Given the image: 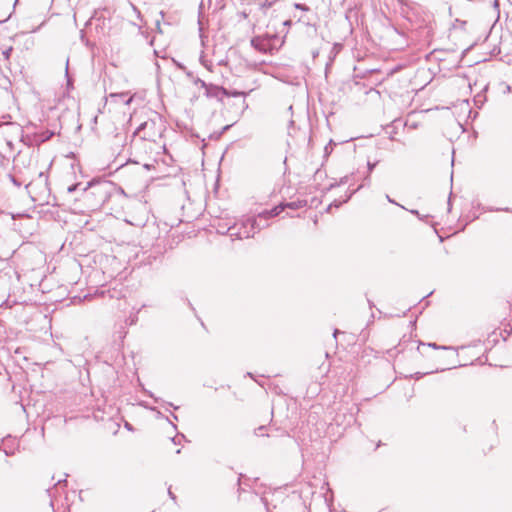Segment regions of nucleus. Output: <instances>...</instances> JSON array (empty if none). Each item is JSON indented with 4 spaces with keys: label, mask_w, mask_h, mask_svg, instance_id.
Masks as SVG:
<instances>
[{
    "label": "nucleus",
    "mask_w": 512,
    "mask_h": 512,
    "mask_svg": "<svg viewBox=\"0 0 512 512\" xmlns=\"http://www.w3.org/2000/svg\"><path fill=\"white\" fill-rule=\"evenodd\" d=\"M80 190V197L75 198V202L81 203L79 209L81 212H91L99 210L112 196L113 184L108 180L93 179L85 187L81 183L72 184L67 188L68 193H74Z\"/></svg>",
    "instance_id": "1"
},
{
    "label": "nucleus",
    "mask_w": 512,
    "mask_h": 512,
    "mask_svg": "<svg viewBox=\"0 0 512 512\" xmlns=\"http://www.w3.org/2000/svg\"><path fill=\"white\" fill-rule=\"evenodd\" d=\"M26 188H32L35 191L36 196L33 197V200L50 204L51 189L45 173L40 172L38 178L27 184Z\"/></svg>",
    "instance_id": "2"
},
{
    "label": "nucleus",
    "mask_w": 512,
    "mask_h": 512,
    "mask_svg": "<svg viewBox=\"0 0 512 512\" xmlns=\"http://www.w3.org/2000/svg\"><path fill=\"white\" fill-rule=\"evenodd\" d=\"M196 83H200L201 87L205 89V95L208 98H216L222 101L224 94H227V89L222 86L206 83L201 79H198Z\"/></svg>",
    "instance_id": "3"
},
{
    "label": "nucleus",
    "mask_w": 512,
    "mask_h": 512,
    "mask_svg": "<svg viewBox=\"0 0 512 512\" xmlns=\"http://www.w3.org/2000/svg\"><path fill=\"white\" fill-rule=\"evenodd\" d=\"M154 127V121H145L138 126L134 132V135H139L143 140H153L156 133L154 131L151 132V130H153Z\"/></svg>",
    "instance_id": "4"
},
{
    "label": "nucleus",
    "mask_w": 512,
    "mask_h": 512,
    "mask_svg": "<svg viewBox=\"0 0 512 512\" xmlns=\"http://www.w3.org/2000/svg\"><path fill=\"white\" fill-rule=\"evenodd\" d=\"M261 220H264V217H260V213L257 216L246 218V223L249 225V230L246 231L251 233V237H253L255 233L268 227L269 224H261Z\"/></svg>",
    "instance_id": "5"
},
{
    "label": "nucleus",
    "mask_w": 512,
    "mask_h": 512,
    "mask_svg": "<svg viewBox=\"0 0 512 512\" xmlns=\"http://www.w3.org/2000/svg\"><path fill=\"white\" fill-rule=\"evenodd\" d=\"M251 46L262 53L271 52L270 39L262 36H255L251 39Z\"/></svg>",
    "instance_id": "6"
},
{
    "label": "nucleus",
    "mask_w": 512,
    "mask_h": 512,
    "mask_svg": "<svg viewBox=\"0 0 512 512\" xmlns=\"http://www.w3.org/2000/svg\"><path fill=\"white\" fill-rule=\"evenodd\" d=\"M227 233L235 239H243V238H251V233L245 231H241L238 229V224H235L228 228Z\"/></svg>",
    "instance_id": "7"
},
{
    "label": "nucleus",
    "mask_w": 512,
    "mask_h": 512,
    "mask_svg": "<svg viewBox=\"0 0 512 512\" xmlns=\"http://www.w3.org/2000/svg\"><path fill=\"white\" fill-rule=\"evenodd\" d=\"M246 95H247L246 92L237 91V90H227V94H224V97H242V99L240 100V108H241V111H244L248 108V104L245 101Z\"/></svg>",
    "instance_id": "8"
},
{
    "label": "nucleus",
    "mask_w": 512,
    "mask_h": 512,
    "mask_svg": "<svg viewBox=\"0 0 512 512\" xmlns=\"http://www.w3.org/2000/svg\"><path fill=\"white\" fill-rule=\"evenodd\" d=\"M284 209V204H280L278 206H275L271 210H264L260 212V217H264V220L268 221L269 219L279 215Z\"/></svg>",
    "instance_id": "9"
},
{
    "label": "nucleus",
    "mask_w": 512,
    "mask_h": 512,
    "mask_svg": "<svg viewBox=\"0 0 512 512\" xmlns=\"http://www.w3.org/2000/svg\"><path fill=\"white\" fill-rule=\"evenodd\" d=\"M363 187V185H360L358 186L356 189H353L351 191H349L348 193H346L345 195V198L342 199V200H334L331 205L333 206V208H339L343 203H346L348 202L351 197L353 196V194H355L358 190H360L361 188Z\"/></svg>",
    "instance_id": "10"
},
{
    "label": "nucleus",
    "mask_w": 512,
    "mask_h": 512,
    "mask_svg": "<svg viewBox=\"0 0 512 512\" xmlns=\"http://www.w3.org/2000/svg\"><path fill=\"white\" fill-rule=\"evenodd\" d=\"M53 136H54L53 131L46 130V131L37 133L35 135V141L37 142V144H42V143L50 140Z\"/></svg>",
    "instance_id": "11"
},
{
    "label": "nucleus",
    "mask_w": 512,
    "mask_h": 512,
    "mask_svg": "<svg viewBox=\"0 0 512 512\" xmlns=\"http://www.w3.org/2000/svg\"><path fill=\"white\" fill-rule=\"evenodd\" d=\"M307 205V201L306 200H296V201H291V202H286L284 203V208H289V209H292V210H298L300 208H303Z\"/></svg>",
    "instance_id": "12"
},
{
    "label": "nucleus",
    "mask_w": 512,
    "mask_h": 512,
    "mask_svg": "<svg viewBox=\"0 0 512 512\" xmlns=\"http://www.w3.org/2000/svg\"><path fill=\"white\" fill-rule=\"evenodd\" d=\"M378 164V162H370L368 161L367 162V175L364 177V184H362L363 186L365 185H369L370 183V175L372 173V171L374 170V168L376 167V165Z\"/></svg>",
    "instance_id": "13"
},
{
    "label": "nucleus",
    "mask_w": 512,
    "mask_h": 512,
    "mask_svg": "<svg viewBox=\"0 0 512 512\" xmlns=\"http://www.w3.org/2000/svg\"><path fill=\"white\" fill-rule=\"evenodd\" d=\"M411 214L415 215L418 217L419 220L429 224V221L428 219L430 218L429 215H421L420 212L416 209H411V210H408Z\"/></svg>",
    "instance_id": "14"
},
{
    "label": "nucleus",
    "mask_w": 512,
    "mask_h": 512,
    "mask_svg": "<svg viewBox=\"0 0 512 512\" xmlns=\"http://www.w3.org/2000/svg\"><path fill=\"white\" fill-rule=\"evenodd\" d=\"M12 51H13V47L12 46H10V47H8V48H6L5 50L2 51V56H3L5 61H8L10 59Z\"/></svg>",
    "instance_id": "15"
},
{
    "label": "nucleus",
    "mask_w": 512,
    "mask_h": 512,
    "mask_svg": "<svg viewBox=\"0 0 512 512\" xmlns=\"http://www.w3.org/2000/svg\"><path fill=\"white\" fill-rule=\"evenodd\" d=\"M333 145H334V142L332 140H330L328 145L325 146V148H324V156L325 157H328V155L332 152V150H333L332 146Z\"/></svg>",
    "instance_id": "16"
},
{
    "label": "nucleus",
    "mask_w": 512,
    "mask_h": 512,
    "mask_svg": "<svg viewBox=\"0 0 512 512\" xmlns=\"http://www.w3.org/2000/svg\"><path fill=\"white\" fill-rule=\"evenodd\" d=\"M9 179L16 187L22 186V181L19 180L15 175L9 174Z\"/></svg>",
    "instance_id": "17"
},
{
    "label": "nucleus",
    "mask_w": 512,
    "mask_h": 512,
    "mask_svg": "<svg viewBox=\"0 0 512 512\" xmlns=\"http://www.w3.org/2000/svg\"><path fill=\"white\" fill-rule=\"evenodd\" d=\"M428 346L433 349H443V350H453V347L450 346H439L436 343H428Z\"/></svg>",
    "instance_id": "18"
},
{
    "label": "nucleus",
    "mask_w": 512,
    "mask_h": 512,
    "mask_svg": "<svg viewBox=\"0 0 512 512\" xmlns=\"http://www.w3.org/2000/svg\"><path fill=\"white\" fill-rule=\"evenodd\" d=\"M294 7L298 10H301V11H304V12H307L310 10V7L307 6L306 4H302V3H295L294 4Z\"/></svg>",
    "instance_id": "19"
},
{
    "label": "nucleus",
    "mask_w": 512,
    "mask_h": 512,
    "mask_svg": "<svg viewBox=\"0 0 512 512\" xmlns=\"http://www.w3.org/2000/svg\"><path fill=\"white\" fill-rule=\"evenodd\" d=\"M137 320H138L137 314L130 315V316L126 319V324H128V325H134V324H136Z\"/></svg>",
    "instance_id": "20"
},
{
    "label": "nucleus",
    "mask_w": 512,
    "mask_h": 512,
    "mask_svg": "<svg viewBox=\"0 0 512 512\" xmlns=\"http://www.w3.org/2000/svg\"><path fill=\"white\" fill-rule=\"evenodd\" d=\"M182 439H185V435L184 434H177L176 436H174L171 440L172 442L175 444V445H179L181 443V440Z\"/></svg>",
    "instance_id": "21"
},
{
    "label": "nucleus",
    "mask_w": 512,
    "mask_h": 512,
    "mask_svg": "<svg viewBox=\"0 0 512 512\" xmlns=\"http://www.w3.org/2000/svg\"><path fill=\"white\" fill-rule=\"evenodd\" d=\"M238 229L241 231L249 230V225L246 223V218L238 223Z\"/></svg>",
    "instance_id": "22"
},
{
    "label": "nucleus",
    "mask_w": 512,
    "mask_h": 512,
    "mask_svg": "<svg viewBox=\"0 0 512 512\" xmlns=\"http://www.w3.org/2000/svg\"><path fill=\"white\" fill-rule=\"evenodd\" d=\"M272 6V2L265 0L263 3L260 4L261 10H266Z\"/></svg>",
    "instance_id": "23"
},
{
    "label": "nucleus",
    "mask_w": 512,
    "mask_h": 512,
    "mask_svg": "<svg viewBox=\"0 0 512 512\" xmlns=\"http://www.w3.org/2000/svg\"><path fill=\"white\" fill-rule=\"evenodd\" d=\"M386 199L388 202H390L391 204H394V205H397L399 207H401L402 209H405L407 210L404 206L400 205L399 203H397L393 198H391L388 194L386 195Z\"/></svg>",
    "instance_id": "24"
},
{
    "label": "nucleus",
    "mask_w": 512,
    "mask_h": 512,
    "mask_svg": "<svg viewBox=\"0 0 512 512\" xmlns=\"http://www.w3.org/2000/svg\"><path fill=\"white\" fill-rule=\"evenodd\" d=\"M493 7L497 13V18H499L500 9H499V0H494Z\"/></svg>",
    "instance_id": "25"
},
{
    "label": "nucleus",
    "mask_w": 512,
    "mask_h": 512,
    "mask_svg": "<svg viewBox=\"0 0 512 512\" xmlns=\"http://www.w3.org/2000/svg\"><path fill=\"white\" fill-rule=\"evenodd\" d=\"M348 182H349V176H344V177L340 178L339 185H344Z\"/></svg>",
    "instance_id": "26"
},
{
    "label": "nucleus",
    "mask_w": 512,
    "mask_h": 512,
    "mask_svg": "<svg viewBox=\"0 0 512 512\" xmlns=\"http://www.w3.org/2000/svg\"><path fill=\"white\" fill-rule=\"evenodd\" d=\"M149 397L153 398L156 403L164 402L161 398L155 397L151 392L147 393Z\"/></svg>",
    "instance_id": "27"
},
{
    "label": "nucleus",
    "mask_w": 512,
    "mask_h": 512,
    "mask_svg": "<svg viewBox=\"0 0 512 512\" xmlns=\"http://www.w3.org/2000/svg\"><path fill=\"white\" fill-rule=\"evenodd\" d=\"M168 495H169L170 499H172L173 501H176L177 497H176V495L172 492L171 487H169V488H168Z\"/></svg>",
    "instance_id": "28"
},
{
    "label": "nucleus",
    "mask_w": 512,
    "mask_h": 512,
    "mask_svg": "<svg viewBox=\"0 0 512 512\" xmlns=\"http://www.w3.org/2000/svg\"><path fill=\"white\" fill-rule=\"evenodd\" d=\"M337 186H340V185H339V182L331 183V184L329 185V187H328V190H331V189H333V188H335V187H337Z\"/></svg>",
    "instance_id": "29"
},
{
    "label": "nucleus",
    "mask_w": 512,
    "mask_h": 512,
    "mask_svg": "<svg viewBox=\"0 0 512 512\" xmlns=\"http://www.w3.org/2000/svg\"><path fill=\"white\" fill-rule=\"evenodd\" d=\"M152 410L157 412L158 418H164L163 414L160 411H158L156 408H152Z\"/></svg>",
    "instance_id": "30"
},
{
    "label": "nucleus",
    "mask_w": 512,
    "mask_h": 512,
    "mask_svg": "<svg viewBox=\"0 0 512 512\" xmlns=\"http://www.w3.org/2000/svg\"><path fill=\"white\" fill-rule=\"evenodd\" d=\"M166 404L170 407H173L174 410H178L179 409V406H175L173 403L171 402H166Z\"/></svg>",
    "instance_id": "31"
},
{
    "label": "nucleus",
    "mask_w": 512,
    "mask_h": 512,
    "mask_svg": "<svg viewBox=\"0 0 512 512\" xmlns=\"http://www.w3.org/2000/svg\"><path fill=\"white\" fill-rule=\"evenodd\" d=\"M125 428L128 429V430H132L133 429L132 425L130 423H128V422L125 424Z\"/></svg>",
    "instance_id": "32"
},
{
    "label": "nucleus",
    "mask_w": 512,
    "mask_h": 512,
    "mask_svg": "<svg viewBox=\"0 0 512 512\" xmlns=\"http://www.w3.org/2000/svg\"><path fill=\"white\" fill-rule=\"evenodd\" d=\"M156 27H157V30L161 33L162 31L160 29V21L159 20L156 21Z\"/></svg>",
    "instance_id": "33"
},
{
    "label": "nucleus",
    "mask_w": 512,
    "mask_h": 512,
    "mask_svg": "<svg viewBox=\"0 0 512 512\" xmlns=\"http://www.w3.org/2000/svg\"><path fill=\"white\" fill-rule=\"evenodd\" d=\"M339 333H340V331L338 329L334 330L333 336H334L335 339L337 337V334H339Z\"/></svg>",
    "instance_id": "34"
},
{
    "label": "nucleus",
    "mask_w": 512,
    "mask_h": 512,
    "mask_svg": "<svg viewBox=\"0 0 512 512\" xmlns=\"http://www.w3.org/2000/svg\"><path fill=\"white\" fill-rule=\"evenodd\" d=\"M415 375H416V379H420L424 374L418 372Z\"/></svg>",
    "instance_id": "35"
},
{
    "label": "nucleus",
    "mask_w": 512,
    "mask_h": 512,
    "mask_svg": "<svg viewBox=\"0 0 512 512\" xmlns=\"http://www.w3.org/2000/svg\"><path fill=\"white\" fill-rule=\"evenodd\" d=\"M66 482H67V480H66V479H59V480H58V482H57V484L66 483Z\"/></svg>",
    "instance_id": "36"
},
{
    "label": "nucleus",
    "mask_w": 512,
    "mask_h": 512,
    "mask_svg": "<svg viewBox=\"0 0 512 512\" xmlns=\"http://www.w3.org/2000/svg\"><path fill=\"white\" fill-rule=\"evenodd\" d=\"M496 211H506V212H509L510 209L509 208H504V209H496Z\"/></svg>",
    "instance_id": "37"
},
{
    "label": "nucleus",
    "mask_w": 512,
    "mask_h": 512,
    "mask_svg": "<svg viewBox=\"0 0 512 512\" xmlns=\"http://www.w3.org/2000/svg\"><path fill=\"white\" fill-rule=\"evenodd\" d=\"M171 415H172V419H174V420H176V421L178 420V416H177L176 414L171 413Z\"/></svg>",
    "instance_id": "38"
},
{
    "label": "nucleus",
    "mask_w": 512,
    "mask_h": 512,
    "mask_svg": "<svg viewBox=\"0 0 512 512\" xmlns=\"http://www.w3.org/2000/svg\"><path fill=\"white\" fill-rule=\"evenodd\" d=\"M284 25H287V26L291 25V20H286V21L284 22Z\"/></svg>",
    "instance_id": "39"
},
{
    "label": "nucleus",
    "mask_w": 512,
    "mask_h": 512,
    "mask_svg": "<svg viewBox=\"0 0 512 512\" xmlns=\"http://www.w3.org/2000/svg\"><path fill=\"white\" fill-rule=\"evenodd\" d=\"M132 100H133V98H132V97H130L128 100H126V102H125V103H126V104H130V103L132 102Z\"/></svg>",
    "instance_id": "40"
},
{
    "label": "nucleus",
    "mask_w": 512,
    "mask_h": 512,
    "mask_svg": "<svg viewBox=\"0 0 512 512\" xmlns=\"http://www.w3.org/2000/svg\"><path fill=\"white\" fill-rule=\"evenodd\" d=\"M332 208H333V206L330 204V205L327 207L326 211H327V212H330Z\"/></svg>",
    "instance_id": "41"
},
{
    "label": "nucleus",
    "mask_w": 512,
    "mask_h": 512,
    "mask_svg": "<svg viewBox=\"0 0 512 512\" xmlns=\"http://www.w3.org/2000/svg\"><path fill=\"white\" fill-rule=\"evenodd\" d=\"M242 476H243V475H242V474H240V477L238 478V481H237V484H238L239 486H240V484H241V477H242Z\"/></svg>",
    "instance_id": "42"
},
{
    "label": "nucleus",
    "mask_w": 512,
    "mask_h": 512,
    "mask_svg": "<svg viewBox=\"0 0 512 512\" xmlns=\"http://www.w3.org/2000/svg\"><path fill=\"white\" fill-rule=\"evenodd\" d=\"M68 65H69V62L67 61L66 62V75L68 76Z\"/></svg>",
    "instance_id": "43"
},
{
    "label": "nucleus",
    "mask_w": 512,
    "mask_h": 512,
    "mask_svg": "<svg viewBox=\"0 0 512 512\" xmlns=\"http://www.w3.org/2000/svg\"><path fill=\"white\" fill-rule=\"evenodd\" d=\"M264 429H265V427H264V426H260L257 430H258L259 432H261V431H263Z\"/></svg>",
    "instance_id": "44"
},
{
    "label": "nucleus",
    "mask_w": 512,
    "mask_h": 512,
    "mask_svg": "<svg viewBox=\"0 0 512 512\" xmlns=\"http://www.w3.org/2000/svg\"><path fill=\"white\" fill-rule=\"evenodd\" d=\"M448 209L449 210L451 209V202H450V200L448 201Z\"/></svg>",
    "instance_id": "45"
},
{
    "label": "nucleus",
    "mask_w": 512,
    "mask_h": 512,
    "mask_svg": "<svg viewBox=\"0 0 512 512\" xmlns=\"http://www.w3.org/2000/svg\"><path fill=\"white\" fill-rule=\"evenodd\" d=\"M261 224H268V221L261 220Z\"/></svg>",
    "instance_id": "46"
},
{
    "label": "nucleus",
    "mask_w": 512,
    "mask_h": 512,
    "mask_svg": "<svg viewBox=\"0 0 512 512\" xmlns=\"http://www.w3.org/2000/svg\"><path fill=\"white\" fill-rule=\"evenodd\" d=\"M166 421H168L169 424H172V421L169 420V418L165 417Z\"/></svg>",
    "instance_id": "47"
},
{
    "label": "nucleus",
    "mask_w": 512,
    "mask_h": 512,
    "mask_svg": "<svg viewBox=\"0 0 512 512\" xmlns=\"http://www.w3.org/2000/svg\"><path fill=\"white\" fill-rule=\"evenodd\" d=\"M166 421H168L169 424H172V421L169 420V418L165 417Z\"/></svg>",
    "instance_id": "48"
},
{
    "label": "nucleus",
    "mask_w": 512,
    "mask_h": 512,
    "mask_svg": "<svg viewBox=\"0 0 512 512\" xmlns=\"http://www.w3.org/2000/svg\"><path fill=\"white\" fill-rule=\"evenodd\" d=\"M166 421H168L169 424H172V421L169 420V418L165 417Z\"/></svg>",
    "instance_id": "49"
},
{
    "label": "nucleus",
    "mask_w": 512,
    "mask_h": 512,
    "mask_svg": "<svg viewBox=\"0 0 512 512\" xmlns=\"http://www.w3.org/2000/svg\"><path fill=\"white\" fill-rule=\"evenodd\" d=\"M172 426H173L174 430L177 429V426L174 423H172Z\"/></svg>",
    "instance_id": "50"
},
{
    "label": "nucleus",
    "mask_w": 512,
    "mask_h": 512,
    "mask_svg": "<svg viewBox=\"0 0 512 512\" xmlns=\"http://www.w3.org/2000/svg\"><path fill=\"white\" fill-rule=\"evenodd\" d=\"M243 17L246 18L247 17V14L245 12H243Z\"/></svg>",
    "instance_id": "51"
},
{
    "label": "nucleus",
    "mask_w": 512,
    "mask_h": 512,
    "mask_svg": "<svg viewBox=\"0 0 512 512\" xmlns=\"http://www.w3.org/2000/svg\"><path fill=\"white\" fill-rule=\"evenodd\" d=\"M304 512H310V511L308 510V508H307V507H305V511H304Z\"/></svg>",
    "instance_id": "52"
}]
</instances>
